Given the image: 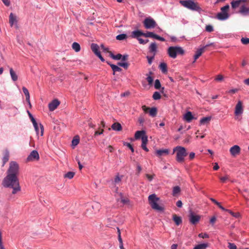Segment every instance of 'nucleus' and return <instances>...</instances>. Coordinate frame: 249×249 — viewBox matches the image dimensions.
<instances>
[{
  "label": "nucleus",
  "mask_w": 249,
  "mask_h": 249,
  "mask_svg": "<svg viewBox=\"0 0 249 249\" xmlns=\"http://www.w3.org/2000/svg\"><path fill=\"white\" fill-rule=\"evenodd\" d=\"M72 48L76 52H78L80 50V46L77 42H74L72 43Z\"/></svg>",
  "instance_id": "33"
},
{
  "label": "nucleus",
  "mask_w": 249,
  "mask_h": 249,
  "mask_svg": "<svg viewBox=\"0 0 249 249\" xmlns=\"http://www.w3.org/2000/svg\"><path fill=\"white\" fill-rule=\"evenodd\" d=\"M2 184L5 187H10L13 189L12 193L16 194L20 191L18 179L17 176L7 175L4 178Z\"/></svg>",
  "instance_id": "1"
},
{
  "label": "nucleus",
  "mask_w": 249,
  "mask_h": 249,
  "mask_svg": "<svg viewBox=\"0 0 249 249\" xmlns=\"http://www.w3.org/2000/svg\"><path fill=\"white\" fill-rule=\"evenodd\" d=\"M206 31L208 32H212L213 30V26L211 25H208L206 26L205 28Z\"/></svg>",
  "instance_id": "48"
},
{
  "label": "nucleus",
  "mask_w": 249,
  "mask_h": 249,
  "mask_svg": "<svg viewBox=\"0 0 249 249\" xmlns=\"http://www.w3.org/2000/svg\"><path fill=\"white\" fill-rule=\"evenodd\" d=\"M59 104L60 102L58 100L55 99L53 100L52 102L49 104L48 107L49 110L51 111H53L58 107Z\"/></svg>",
  "instance_id": "13"
},
{
  "label": "nucleus",
  "mask_w": 249,
  "mask_h": 249,
  "mask_svg": "<svg viewBox=\"0 0 249 249\" xmlns=\"http://www.w3.org/2000/svg\"><path fill=\"white\" fill-rule=\"evenodd\" d=\"M143 23L144 27L147 29L154 28L157 26L156 22L150 17L146 18Z\"/></svg>",
  "instance_id": "9"
},
{
  "label": "nucleus",
  "mask_w": 249,
  "mask_h": 249,
  "mask_svg": "<svg viewBox=\"0 0 249 249\" xmlns=\"http://www.w3.org/2000/svg\"><path fill=\"white\" fill-rule=\"evenodd\" d=\"M72 145L73 146H76L77 145L79 142V139H73L72 141Z\"/></svg>",
  "instance_id": "55"
},
{
  "label": "nucleus",
  "mask_w": 249,
  "mask_h": 249,
  "mask_svg": "<svg viewBox=\"0 0 249 249\" xmlns=\"http://www.w3.org/2000/svg\"><path fill=\"white\" fill-rule=\"evenodd\" d=\"M243 112L244 107L243 102L241 100H239L235 107L234 111V119L237 121H240L242 119Z\"/></svg>",
  "instance_id": "5"
},
{
  "label": "nucleus",
  "mask_w": 249,
  "mask_h": 249,
  "mask_svg": "<svg viewBox=\"0 0 249 249\" xmlns=\"http://www.w3.org/2000/svg\"><path fill=\"white\" fill-rule=\"evenodd\" d=\"M28 113L29 117L31 119V120L33 124V125H36V120L35 119V118L33 117V116H32V115L31 114V113L30 112L28 111Z\"/></svg>",
  "instance_id": "45"
},
{
  "label": "nucleus",
  "mask_w": 249,
  "mask_h": 249,
  "mask_svg": "<svg viewBox=\"0 0 249 249\" xmlns=\"http://www.w3.org/2000/svg\"><path fill=\"white\" fill-rule=\"evenodd\" d=\"M154 38L156 39H158L159 40H160V41H165V39L162 37H160V36H159L158 35H155V36H154Z\"/></svg>",
  "instance_id": "59"
},
{
  "label": "nucleus",
  "mask_w": 249,
  "mask_h": 249,
  "mask_svg": "<svg viewBox=\"0 0 249 249\" xmlns=\"http://www.w3.org/2000/svg\"><path fill=\"white\" fill-rule=\"evenodd\" d=\"M225 211L229 212L232 216H233L234 217L238 218L240 216V214L239 213H234L231 211V210L226 209Z\"/></svg>",
  "instance_id": "36"
},
{
  "label": "nucleus",
  "mask_w": 249,
  "mask_h": 249,
  "mask_svg": "<svg viewBox=\"0 0 249 249\" xmlns=\"http://www.w3.org/2000/svg\"><path fill=\"white\" fill-rule=\"evenodd\" d=\"M211 200L215 203L216 204L221 210H222L223 211H225L226 210V209H225L223 206H222L221 205V204H220V203H219L218 202H217L216 200H215V199H213L212 198Z\"/></svg>",
  "instance_id": "46"
},
{
  "label": "nucleus",
  "mask_w": 249,
  "mask_h": 249,
  "mask_svg": "<svg viewBox=\"0 0 249 249\" xmlns=\"http://www.w3.org/2000/svg\"><path fill=\"white\" fill-rule=\"evenodd\" d=\"M39 159L38 153L36 150H33L31 152L27 158L28 161L38 160Z\"/></svg>",
  "instance_id": "12"
},
{
  "label": "nucleus",
  "mask_w": 249,
  "mask_h": 249,
  "mask_svg": "<svg viewBox=\"0 0 249 249\" xmlns=\"http://www.w3.org/2000/svg\"><path fill=\"white\" fill-rule=\"evenodd\" d=\"M142 144H146L147 143V142H148L147 136H146V135L142 136Z\"/></svg>",
  "instance_id": "47"
},
{
  "label": "nucleus",
  "mask_w": 249,
  "mask_h": 249,
  "mask_svg": "<svg viewBox=\"0 0 249 249\" xmlns=\"http://www.w3.org/2000/svg\"><path fill=\"white\" fill-rule=\"evenodd\" d=\"M91 49L96 55L100 53V52L99 51V46L96 44L92 43L91 45Z\"/></svg>",
  "instance_id": "22"
},
{
  "label": "nucleus",
  "mask_w": 249,
  "mask_h": 249,
  "mask_svg": "<svg viewBox=\"0 0 249 249\" xmlns=\"http://www.w3.org/2000/svg\"><path fill=\"white\" fill-rule=\"evenodd\" d=\"M194 249H202V244H200L196 246L194 248Z\"/></svg>",
  "instance_id": "64"
},
{
  "label": "nucleus",
  "mask_w": 249,
  "mask_h": 249,
  "mask_svg": "<svg viewBox=\"0 0 249 249\" xmlns=\"http://www.w3.org/2000/svg\"><path fill=\"white\" fill-rule=\"evenodd\" d=\"M229 151L232 157H236L240 154L241 148L238 145H234L230 148Z\"/></svg>",
  "instance_id": "10"
},
{
  "label": "nucleus",
  "mask_w": 249,
  "mask_h": 249,
  "mask_svg": "<svg viewBox=\"0 0 249 249\" xmlns=\"http://www.w3.org/2000/svg\"><path fill=\"white\" fill-rule=\"evenodd\" d=\"M10 74L13 81H16L18 80V76L12 68L10 69Z\"/></svg>",
  "instance_id": "27"
},
{
  "label": "nucleus",
  "mask_w": 249,
  "mask_h": 249,
  "mask_svg": "<svg viewBox=\"0 0 249 249\" xmlns=\"http://www.w3.org/2000/svg\"><path fill=\"white\" fill-rule=\"evenodd\" d=\"M110 66L111 67L112 70L113 71V74H115V72L117 71H122V69L119 67L118 66H116L114 64H111L109 63H108Z\"/></svg>",
  "instance_id": "29"
},
{
  "label": "nucleus",
  "mask_w": 249,
  "mask_h": 249,
  "mask_svg": "<svg viewBox=\"0 0 249 249\" xmlns=\"http://www.w3.org/2000/svg\"><path fill=\"white\" fill-rule=\"evenodd\" d=\"M216 221V217L215 216H213L210 219V223L213 226L215 223Z\"/></svg>",
  "instance_id": "51"
},
{
  "label": "nucleus",
  "mask_w": 249,
  "mask_h": 249,
  "mask_svg": "<svg viewBox=\"0 0 249 249\" xmlns=\"http://www.w3.org/2000/svg\"><path fill=\"white\" fill-rule=\"evenodd\" d=\"M103 132H104L103 129H101V130L100 131H96L95 132L94 135L96 136L98 135H101L103 133Z\"/></svg>",
  "instance_id": "62"
},
{
  "label": "nucleus",
  "mask_w": 249,
  "mask_h": 249,
  "mask_svg": "<svg viewBox=\"0 0 249 249\" xmlns=\"http://www.w3.org/2000/svg\"><path fill=\"white\" fill-rule=\"evenodd\" d=\"M189 219L190 222L194 225L198 223L200 219V216L198 215H194L193 213H191L189 216Z\"/></svg>",
  "instance_id": "18"
},
{
  "label": "nucleus",
  "mask_w": 249,
  "mask_h": 249,
  "mask_svg": "<svg viewBox=\"0 0 249 249\" xmlns=\"http://www.w3.org/2000/svg\"><path fill=\"white\" fill-rule=\"evenodd\" d=\"M144 131H137L136 132L135 134V138L136 139H139L140 138H142V136H145Z\"/></svg>",
  "instance_id": "28"
},
{
  "label": "nucleus",
  "mask_w": 249,
  "mask_h": 249,
  "mask_svg": "<svg viewBox=\"0 0 249 249\" xmlns=\"http://www.w3.org/2000/svg\"><path fill=\"white\" fill-rule=\"evenodd\" d=\"M223 79H224V77H223V75H222L221 74H219L216 76V77L215 78V80L217 81L220 82V81H223Z\"/></svg>",
  "instance_id": "52"
},
{
  "label": "nucleus",
  "mask_w": 249,
  "mask_h": 249,
  "mask_svg": "<svg viewBox=\"0 0 249 249\" xmlns=\"http://www.w3.org/2000/svg\"><path fill=\"white\" fill-rule=\"evenodd\" d=\"M111 128L113 130L115 131H121L122 129V127L121 124L119 123H114L111 125Z\"/></svg>",
  "instance_id": "23"
},
{
  "label": "nucleus",
  "mask_w": 249,
  "mask_h": 249,
  "mask_svg": "<svg viewBox=\"0 0 249 249\" xmlns=\"http://www.w3.org/2000/svg\"><path fill=\"white\" fill-rule=\"evenodd\" d=\"M156 154L158 156H162L163 155H167L169 154V150L167 149H162L157 150L156 151Z\"/></svg>",
  "instance_id": "19"
},
{
  "label": "nucleus",
  "mask_w": 249,
  "mask_h": 249,
  "mask_svg": "<svg viewBox=\"0 0 249 249\" xmlns=\"http://www.w3.org/2000/svg\"><path fill=\"white\" fill-rule=\"evenodd\" d=\"M212 119V116H209L205 117H203V124H209Z\"/></svg>",
  "instance_id": "41"
},
{
  "label": "nucleus",
  "mask_w": 249,
  "mask_h": 249,
  "mask_svg": "<svg viewBox=\"0 0 249 249\" xmlns=\"http://www.w3.org/2000/svg\"><path fill=\"white\" fill-rule=\"evenodd\" d=\"M157 44L155 42L152 43L149 47V50L150 52L154 53H155V52L157 51Z\"/></svg>",
  "instance_id": "31"
},
{
  "label": "nucleus",
  "mask_w": 249,
  "mask_h": 249,
  "mask_svg": "<svg viewBox=\"0 0 249 249\" xmlns=\"http://www.w3.org/2000/svg\"><path fill=\"white\" fill-rule=\"evenodd\" d=\"M154 87L156 89H160L161 87V85L159 80L156 79L155 80Z\"/></svg>",
  "instance_id": "42"
},
{
  "label": "nucleus",
  "mask_w": 249,
  "mask_h": 249,
  "mask_svg": "<svg viewBox=\"0 0 249 249\" xmlns=\"http://www.w3.org/2000/svg\"><path fill=\"white\" fill-rule=\"evenodd\" d=\"M3 157L2 158V166H4L5 163L9 160L10 154H9V151L7 149H5L4 150L3 152Z\"/></svg>",
  "instance_id": "17"
},
{
  "label": "nucleus",
  "mask_w": 249,
  "mask_h": 249,
  "mask_svg": "<svg viewBox=\"0 0 249 249\" xmlns=\"http://www.w3.org/2000/svg\"><path fill=\"white\" fill-rule=\"evenodd\" d=\"M109 55L111 58L115 60H119L121 59L122 57V55L120 53H118L117 55H114L112 52H109Z\"/></svg>",
  "instance_id": "34"
},
{
  "label": "nucleus",
  "mask_w": 249,
  "mask_h": 249,
  "mask_svg": "<svg viewBox=\"0 0 249 249\" xmlns=\"http://www.w3.org/2000/svg\"><path fill=\"white\" fill-rule=\"evenodd\" d=\"M173 219L177 225H179L182 223L181 218L176 214L173 215Z\"/></svg>",
  "instance_id": "25"
},
{
  "label": "nucleus",
  "mask_w": 249,
  "mask_h": 249,
  "mask_svg": "<svg viewBox=\"0 0 249 249\" xmlns=\"http://www.w3.org/2000/svg\"><path fill=\"white\" fill-rule=\"evenodd\" d=\"M159 198L157 197L155 194H152L148 196L149 204L152 209L158 211H162L164 208L158 204Z\"/></svg>",
  "instance_id": "6"
},
{
  "label": "nucleus",
  "mask_w": 249,
  "mask_h": 249,
  "mask_svg": "<svg viewBox=\"0 0 249 249\" xmlns=\"http://www.w3.org/2000/svg\"><path fill=\"white\" fill-rule=\"evenodd\" d=\"M121 202L124 204H126L129 203V200L127 198L122 197L121 198Z\"/></svg>",
  "instance_id": "50"
},
{
  "label": "nucleus",
  "mask_w": 249,
  "mask_h": 249,
  "mask_svg": "<svg viewBox=\"0 0 249 249\" xmlns=\"http://www.w3.org/2000/svg\"><path fill=\"white\" fill-rule=\"evenodd\" d=\"M246 2V0H232L231 2V5L233 9H235L239 6H241L243 3Z\"/></svg>",
  "instance_id": "14"
},
{
  "label": "nucleus",
  "mask_w": 249,
  "mask_h": 249,
  "mask_svg": "<svg viewBox=\"0 0 249 249\" xmlns=\"http://www.w3.org/2000/svg\"><path fill=\"white\" fill-rule=\"evenodd\" d=\"M126 37H127V36L126 34H122L118 35L116 36V39H117L118 40H122L125 39Z\"/></svg>",
  "instance_id": "38"
},
{
  "label": "nucleus",
  "mask_w": 249,
  "mask_h": 249,
  "mask_svg": "<svg viewBox=\"0 0 249 249\" xmlns=\"http://www.w3.org/2000/svg\"><path fill=\"white\" fill-rule=\"evenodd\" d=\"M17 17L14 15L12 13L10 14L9 16V23L11 26L15 25L17 27Z\"/></svg>",
  "instance_id": "15"
},
{
  "label": "nucleus",
  "mask_w": 249,
  "mask_h": 249,
  "mask_svg": "<svg viewBox=\"0 0 249 249\" xmlns=\"http://www.w3.org/2000/svg\"><path fill=\"white\" fill-rule=\"evenodd\" d=\"M155 53H154V55L153 56H147L146 57H147V59L148 60V62L149 63V64L151 65L152 62V61L154 59V55H155Z\"/></svg>",
  "instance_id": "54"
},
{
  "label": "nucleus",
  "mask_w": 249,
  "mask_h": 249,
  "mask_svg": "<svg viewBox=\"0 0 249 249\" xmlns=\"http://www.w3.org/2000/svg\"><path fill=\"white\" fill-rule=\"evenodd\" d=\"M239 13L244 16H247L249 14V7H247L245 3L241 5Z\"/></svg>",
  "instance_id": "16"
},
{
  "label": "nucleus",
  "mask_w": 249,
  "mask_h": 249,
  "mask_svg": "<svg viewBox=\"0 0 249 249\" xmlns=\"http://www.w3.org/2000/svg\"><path fill=\"white\" fill-rule=\"evenodd\" d=\"M179 3L184 7L191 10L198 11L201 8L198 3L195 2L193 0H182Z\"/></svg>",
  "instance_id": "7"
},
{
  "label": "nucleus",
  "mask_w": 249,
  "mask_h": 249,
  "mask_svg": "<svg viewBox=\"0 0 249 249\" xmlns=\"http://www.w3.org/2000/svg\"><path fill=\"white\" fill-rule=\"evenodd\" d=\"M22 90L26 96V100L28 102L30 106H31L30 101V94L27 89L24 87H22Z\"/></svg>",
  "instance_id": "24"
},
{
  "label": "nucleus",
  "mask_w": 249,
  "mask_h": 249,
  "mask_svg": "<svg viewBox=\"0 0 249 249\" xmlns=\"http://www.w3.org/2000/svg\"><path fill=\"white\" fill-rule=\"evenodd\" d=\"M124 145L125 146H126L127 147H128L131 150L132 152H134V148H133L132 145L130 143H128L127 142H124Z\"/></svg>",
  "instance_id": "44"
},
{
  "label": "nucleus",
  "mask_w": 249,
  "mask_h": 249,
  "mask_svg": "<svg viewBox=\"0 0 249 249\" xmlns=\"http://www.w3.org/2000/svg\"><path fill=\"white\" fill-rule=\"evenodd\" d=\"M228 247L229 249H237V247L234 243H229Z\"/></svg>",
  "instance_id": "49"
},
{
  "label": "nucleus",
  "mask_w": 249,
  "mask_h": 249,
  "mask_svg": "<svg viewBox=\"0 0 249 249\" xmlns=\"http://www.w3.org/2000/svg\"><path fill=\"white\" fill-rule=\"evenodd\" d=\"M143 35H144V33L142 32L141 31H134L132 32L131 37L132 38H137L138 39L139 38V36H143Z\"/></svg>",
  "instance_id": "21"
},
{
  "label": "nucleus",
  "mask_w": 249,
  "mask_h": 249,
  "mask_svg": "<svg viewBox=\"0 0 249 249\" xmlns=\"http://www.w3.org/2000/svg\"><path fill=\"white\" fill-rule=\"evenodd\" d=\"M142 108L145 112L149 113V115L152 117H155L157 114V109L156 107L149 108L144 105L142 107Z\"/></svg>",
  "instance_id": "11"
},
{
  "label": "nucleus",
  "mask_w": 249,
  "mask_h": 249,
  "mask_svg": "<svg viewBox=\"0 0 249 249\" xmlns=\"http://www.w3.org/2000/svg\"><path fill=\"white\" fill-rule=\"evenodd\" d=\"M118 65L121 67H123L125 69H127L128 67V64L126 62H118Z\"/></svg>",
  "instance_id": "43"
},
{
  "label": "nucleus",
  "mask_w": 249,
  "mask_h": 249,
  "mask_svg": "<svg viewBox=\"0 0 249 249\" xmlns=\"http://www.w3.org/2000/svg\"><path fill=\"white\" fill-rule=\"evenodd\" d=\"M230 177L228 175H226L224 177H222L220 178V180L222 183H225L227 181L229 180Z\"/></svg>",
  "instance_id": "39"
},
{
  "label": "nucleus",
  "mask_w": 249,
  "mask_h": 249,
  "mask_svg": "<svg viewBox=\"0 0 249 249\" xmlns=\"http://www.w3.org/2000/svg\"><path fill=\"white\" fill-rule=\"evenodd\" d=\"M183 119L186 122L189 123L194 119V116L190 111H188L184 115Z\"/></svg>",
  "instance_id": "20"
},
{
  "label": "nucleus",
  "mask_w": 249,
  "mask_h": 249,
  "mask_svg": "<svg viewBox=\"0 0 249 249\" xmlns=\"http://www.w3.org/2000/svg\"><path fill=\"white\" fill-rule=\"evenodd\" d=\"M202 54V48H200L197 50L195 54L194 55V61H193V63H194L201 55Z\"/></svg>",
  "instance_id": "26"
},
{
  "label": "nucleus",
  "mask_w": 249,
  "mask_h": 249,
  "mask_svg": "<svg viewBox=\"0 0 249 249\" xmlns=\"http://www.w3.org/2000/svg\"><path fill=\"white\" fill-rule=\"evenodd\" d=\"M229 9L230 6L228 4L221 7L220 11L216 16V18L221 21L228 19L230 17Z\"/></svg>",
  "instance_id": "4"
},
{
  "label": "nucleus",
  "mask_w": 249,
  "mask_h": 249,
  "mask_svg": "<svg viewBox=\"0 0 249 249\" xmlns=\"http://www.w3.org/2000/svg\"><path fill=\"white\" fill-rule=\"evenodd\" d=\"M147 81L148 82L149 85H151L153 82V79L152 77L149 76L146 78Z\"/></svg>",
  "instance_id": "58"
},
{
  "label": "nucleus",
  "mask_w": 249,
  "mask_h": 249,
  "mask_svg": "<svg viewBox=\"0 0 249 249\" xmlns=\"http://www.w3.org/2000/svg\"><path fill=\"white\" fill-rule=\"evenodd\" d=\"M7 175L18 176L19 174L18 164L15 161H12L9 163V167L7 171Z\"/></svg>",
  "instance_id": "8"
},
{
  "label": "nucleus",
  "mask_w": 249,
  "mask_h": 249,
  "mask_svg": "<svg viewBox=\"0 0 249 249\" xmlns=\"http://www.w3.org/2000/svg\"><path fill=\"white\" fill-rule=\"evenodd\" d=\"M185 53L183 48L179 46L169 47L167 50V54L172 58L175 59L177 55H183Z\"/></svg>",
  "instance_id": "2"
},
{
  "label": "nucleus",
  "mask_w": 249,
  "mask_h": 249,
  "mask_svg": "<svg viewBox=\"0 0 249 249\" xmlns=\"http://www.w3.org/2000/svg\"><path fill=\"white\" fill-rule=\"evenodd\" d=\"M174 152H176V160L179 163H182L184 160V157H185L188 153L186 149L182 146H178L174 148Z\"/></svg>",
  "instance_id": "3"
},
{
  "label": "nucleus",
  "mask_w": 249,
  "mask_h": 249,
  "mask_svg": "<svg viewBox=\"0 0 249 249\" xmlns=\"http://www.w3.org/2000/svg\"><path fill=\"white\" fill-rule=\"evenodd\" d=\"M180 192V188L179 186H177L173 188L172 195L173 196H176Z\"/></svg>",
  "instance_id": "32"
},
{
  "label": "nucleus",
  "mask_w": 249,
  "mask_h": 249,
  "mask_svg": "<svg viewBox=\"0 0 249 249\" xmlns=\"http://www.w3.org/2000/svg\"><path fill=\"white\" fill-rule=\"evenodd\" d=\"M0 249H5L2 245V234H1V232L0 231Z\"/></svg>",
  "instance_id": "60"
},
{
  "label": "nucleus",
  "mask_w": 249,
  "mask_h": 249,
  "mask_svg": "<svg viewBox=\"0 0 249 249\" xmlns=\"http://www.w3.org/2000/svg\"><path fill=\"white\" fill-rule=\"evenodd\" d=\"M153 98L155 100H159L161 98V95L160 94V93L158 91H155L153 95Z\"/></svg>",
  "instance_id": "37"
},
{
  "label": "nucleus",
  "mask_w": 249,
  "mask_h": 249,
  "mask_svg": "<svg viewBox=\"0 0 249 249\" xmlns=\"http://www.w3.org/2000/svg\"><path fill=\"white\" fill-rule=\"evenodd\" d=\"M145 176H146V178H147V179H148L149 181H151V180L153 179V178L155 176V175H154V174H153V175H149V174H146V175H145Z\"/></svg>",
  "instance_id": "61"
},
{
  "label": "nucleus",
  "mask_w": 249,
  "mask_h": 249,
  "mask_svg": "<svg viewBox=\"0 0 249 249\" xmlns=\"http://www.w3.org/2000/svg\"><path fill=\"white\" fill-rule=\"evenodd\" d=\"M138 40H139L140 43L142 44H145L148 42V39L144 40L141 38H138Z\"/></svg>",
  "instance_id": "57"
},
{
  "label": "nucleus",
  "mask_w": 249,
  "mask_h": 249,
  "mask_svg": "<svg viewBox=\"0 0 249 249\" xmlns=\"http://www.w3.org/2000/svg\"><path fill=\"white\" fill-rule=\"evenodd\" d=\"M74 174H75L74 172H68L67 173H66L64 175V177L65 178H68L69 179H71L73 177Z\"/></svg>",
  "instance_id": "35"
},
{
  "label": "nucleus",
  "mask_w": 249,
  "mask_h": 249,
  "mask_svg": "<svg viewBox=\"0 0 249 249\" xmlns=\"http://www.w3.org/2000/svg\"><path fill=\"white\" fill-rule=\"evenodd\" d=\"M159 68L163 73H166L167 71V65L165 63H160Z\"/></svg>",
  "instance_id": "30"
},
{
  "label": "nucleus",
  "mask_w": 249,
  "mask_h": 249,
  "mask_svg": "<svg viewBox=\"0 0 249 249\" xmlns=\"http://www.w3.org/2000/svg\"><path fill=\"white\" fill-rule=\"evenodd\" d=\"M155 34H154L153 32H148L146 33H144V35H143V36H144L146 37H153L154 38L155 36Z\"/></svg>",
  "instance_id": "40"
},
{
  "label": "nucleus",
  "mask_w": 249,
  "mask_h": 249,
  "mask_svg": "<svg viewBox=\"0 0 249 249\" xmlns=\"http://www.w3.org/2000/svg\"><path fill=\"white\" fill-rule=\"evenodd\" d=\"M241 42L244 44H249V38H242Z\"/></svg>",
  "instance_id": "56"
},
{
  "label": "nucleus",
  "mask_w": 249,
  "mask_h": 249,
  "mask_svg": "<svg viewBox=\"0 0 249 249\" xmlns=\"http://www.w3.org/2000/svg\"><path fill=\"white\" fill-rule=\"evenodd\" d=\"M238 91V89H233L229 90L227 91V92L229 94H233L236 93Z\"/></svg>",
  "instance_id": "53"
},
{
  "label": "nucleus",
  "mask_w": 249,
  "mask_h": 249,
  "mask_svg": "<svg viewBox=\"0 0 249 249\" xmlns=\"http://www.w3.org/2000/svg\"><path fill=\"white\" fill-rule=\"evenodd\" d=\"M3 3L7 6H9L10 4L9 0H2Z\"/></svg>",
  "instance_id": "63"
}]
</instances>
